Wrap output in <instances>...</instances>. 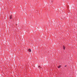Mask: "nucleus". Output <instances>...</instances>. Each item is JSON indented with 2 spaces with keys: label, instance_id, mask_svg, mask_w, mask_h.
Returning a JSON list of instances; mask_svg holds the SVG:
<instances>
[{
  "label": "nucleus",
  "instance_id": "f03ea898",
  "mask_svg": "<svg viewBox=\"0 0 77 77\" xmlns=\"http://www.w3.org/2000/svg\"><path fill=\"white\" fill-rule=\"evenodd\" d=\"M12 15H11L10 16V19H12Z\"/></svg>",
  "mask_w": 77,
  "mask_h": 77
},
{
  "label": "nucleus",
  "instance_id": "f257e3e1",
  "mask_svg": "<svg viewBox=\"0 0 77 77\" xmlns=\"http://www.w3.org/2000/svg\"><path fill=\"white\" fill-rule=\"evenodd\" d=\"M28 51H29V52H30L31 51V49H29L28 50Z\"/></svg>",
  "mask_w": 77,
  "mask_h": 77
},
{
  "label": "nucleus",
  "instance_id": "39448f33",
  "mask_svg": "<svg viewBox=\"0 0 77 77\" xmlns=\"http://www.w3.org/2000/svg\"><path fill=\"white\" fill-rule=\"evenodd\" d=\"M66 65L65 66V67H66Z\"/></svg>",
  "mask_w": 77,
  "mask_h": 77
},
{
  "label": "nucleus",
  "instance_id": "20e7f679",
  "mask_svg": "<svg viewBox=\"0 0 77 77\" xmlns=\"http://www.w3.org/2000/svg\"><path fill=\"white\" fill-rule=\"evenodd\" d=\"M58 68H60V66H58Z\"/></svg>",
  "mask_w": 77,
  "mask_h": 77
},
{
  "label": "nucleus",
  "instance_id": "7ed1b4c3",
  "mask_svg": "<svg viewBox=\"0 0 77 77\" xmlns=\"http://www.w3.org/2000/svg\"><path fill=\"white\" fill-rule=\"evenodd\" d=\"M63 49L65 50V46H63Z\"/></svg>",
  "mask_w": 77,
  "mask_h": 77
},
{
  "label": "nucleus",
  "instance_id": "423d86ee",
  "mask_svg": "<svg viewBox=\"0 0 77 77\" xmlns=\"http://www.w3.org/2000/svg\"><path fill=\"white\" fill-rule=\"evenodd\" d=\"M38 67H39H39H40V66H39Z\"/></svg>",
  "mask_w": 77,
  "mask_h": 77
}]
</instances>
